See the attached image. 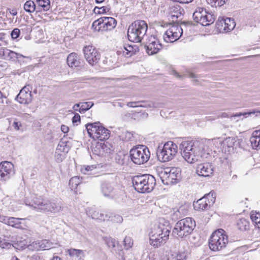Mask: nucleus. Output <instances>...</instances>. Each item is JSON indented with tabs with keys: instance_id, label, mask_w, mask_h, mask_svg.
I'll return each mask as SVG.
<instances>
[{
	"instance_id": "24",
	"label": "nucleus",
	"mask_w": 260,
	"mask_h": 260,
	"mask_svg": "<svg viewBox=\"0 0 260 260\" xmlns=\"http://www.w3.org/2000/svg\"><path fill=\"white\" fill-rule=\"evenodd\" d=\"M182 35L177 32H174V31L168 29L164 36V39L167 42L172 43L177 40Z\"/></svg>"
},
{
	"instance_id": "15",
	"label": "nucleus",
	"mask_w": 260,
	"mask_h": 260,
	"mask_svg": "<svg viewBox=\"0 0 260 260\" xmlns=\"http://www.w3.org/2000/svg\"><path fill=\"white\" fill-rule=\"evenodd\" d=\"M14 174V165L12 163L6 161L0 164V181L9 180Z\"/></svg>"
},
{
	"instance_id": "52",
	"label": "nucleus",
	"mask_w": 260,
	"mask_h": 260,
	"mask_svg": "<svg viewBox=\"0 0 260 260\" xmlns=\"http://www.w3.org/2000/svg\"><path fill=\"white\" fill-rule=\"evenodd\" d=\"M168 29L172 30V31H174V32H177L181 35H182L183 33L182 27L178 25H174L170 27Z\"/></svg>"
},
{
	"instance_id": "61",
	"label": "nucleus",
	"mask_w": 260,
	"mask_h": 260,
	"mask_svg": "<svg viewBox=\"0 0 260 260\" xmlns=\"http://www.w3.org/2000/svg\"><path fill=\"white\" fill-rule=\"evenodd\" d=\"M173 1L177 2L182 4H188L193 1V0H173Z\"/></svg>"
},
{
	"instance_id": "7",
	"label": "nucleus",
	"mask_w": 260,
	"mask_h": 260,
	"mask_svg": "<svg viewBox=\"0 0 260 260\" xmlns=\"http://www.w3.org/2000/svg\"><path fill=\"white\" fill-rule=\"evenodd\" d=\"M89 136L94 140L105 141L110 137V132L100 122L88 123L85 125Z\"/></svg>"
},
{
	"instance_id": "19",
	"label": "nucleus",
	"mask_w": 260,
	"mask_h": 260,
	"mask_svg": "<svg viewBox=\"0 0 260 260\" xmlns=\"http://www.w3.org/2000/svg\"><path fill=\"white\" fill-rule=\"evenodd\" d=\"M0 56L4 59L15 61L20 57L24 58L23 55L17 53L7 48H3L0 50Z\"/></svg>"
},
{
	"instance_id": "30",
	"label": "nucleus",
	"mask_w": 260,
	"mask_h": 260,
	"mask_svg": "<svg viewBox=\"0 0 260 260\" xmlns=\"http://www.w3.org/2000/svg\"><path fill=\"white\" fill-rule=\"evenodd\" d=\"M88 214L90 215L92 219H98L101 221L109 220V219H108V215L103 213H100L98 211L90 210Z\"/></svg>"
},
{
	"instance_id": "37",
	"label": "nucleus",
	"mask_w": 260,
	"mask_h": 260,
	"mask_svg": "<svg viewBox=\"0 0 260 260\" xmlns=\"http://www.w3.org/2000/svg\"><path fill=\"white\" fill-rule=\"evenodd\" d=\"M27 246V242L25 240L18 241L12 244V247L19 250L25 249Z\"/></svg>"
},
{
	"instance_id": "56",
	"label": "nucleus",
	"mask_w": 260,
	"mask_h": 260,
	"mask_svg": "<svg viewBox=\"0 0 260 260\" xmlns=\"http://www.w3.org/2000/svg\"><path fill=\"white\" fill-rule=\"evenodd\" d=\"M55 157L56 161L58 163L61 162L64 159V156L62 154L57 153L56 152L55 153Z\"/></svg>"
},
{
	"instance_id": "49",
	"label": "nucleus",
	"mask_w": 260,
	"mask_h": 260,
	"mask_svg": "<svg viewBox=\"0 0 260 260\" xmlns=\"http://www.w3.org/2000/svg\"><path fill=\"white\" fill-rule=\"evenodd\" d=\"M96 168L97 166L96 165L84 166L81 168V172L85 174H89L88 173L89 171H92L94 169H96Z\"/></svg>"
},
{
	"instance_id": "29",
	"label": "nucleus",
	"mask_w": 260,
	"mask_h": 260,
	"mask_svg": "<svg viewBox=\"0 0 260 260\" xmlns=\"http://www.w3.org/2000/svg\"><path fill=\"white\" fill-rule=\"evenodd\" d=\"M103 239L108 247L111 249V252H113L115 251V247L118 244V242L115 239L111 237H104Z\"/></svg>"
},
{
	"instance_id": "25",
	"label": "nucleus",
	"mask_w": 260,
	"mask_h": 260,
	"mask_svg": "<svg viewBox=\"0 0 260 260\" xmlns=\"http://www.w3.org/2000/svg\"><path fill=\"white\" fill-rule=\"evenodd\" d=\"M145 48L149 55H153L158 53L162 48V45L160 42L155 44L154 45L145 44Z\"/></svg>"
},
{
	"instance_id": "8",
	"label": "nucleus",
	"mask_w": 260,
	"mask_h": 260,
	"mask_svg": "<svg viewBox=\"0 0 260 260\" xmlns=\"http://www.w3.org/2000/svg\"><path fill=\"white\" fill-rule=\"evenodd\" d=\"M129 155L131 160L134 164L140 165L148 161L150 156V152L146 146L139 145L130 150Z\"/></svg>"
},
{
	"instance_id": "22",
	"label": "nucleus",
	"mask_w": 260,
	"mask_h": 260,
	"mask_svg": "<svg viewBox=\"0 0 260 260\" xmlns=\"http://www.w3.org/2000/svg\"><path fill=\"white\" fill-rule=\"evenodd\" d=\"M15 100L22 104H28L32 101V95L30 92L20 91L19 94L16 96Z\"/></svg>"
},
{
	"instance_id": "42",
	"label": "nucleus",
	"mask_w": 260,
	"mask_h": 260,
	"mask_svg": "<svg viewBox=\"0 0 260 260\" xmlns=\"http://www.w3.org/2000/svg\"><path fill=\"white\" fill-rule=\"evenodd\" d=\"M109 10V8L106 6H103L100 8L98 7H95L93 9V12L95 14H105L108 12Z\"/></svg>"
},
{
	"instance_id": "54",
	"label": "nucleus",
	"mask_w": 260,
	"mask_h": 260,
	"mask_svg": "<svg viewBox=\"0 0 260 260\" xmlns=\"http://www.w3.org/2000/svg\"><path fill=\"white\" fill-rule=\"evenodd\" d=\"M141 103H144V101H137V102H128L126 105L129 107L136 108V107H140V105L139 104Z\"/></svg>"
},
{
	"instance_id": "40",
	"label": "nucleus",
	"mask_w": 260,
	"mask_h": 260,
	"mask_svg": "<svg viewBox=\"0 0 260 260\" xmlns=\"http://www.w3.org/2000/svg\"><path fill=\"white\" fill-rule=\"evenodd\" d=\"M40 245L41 250H48L52 247V243L46 239L40 240Z\"/></svg>"
},
{
	"instance_id": "57",
	"label": "nucleus",
	"mask_w": 260,
	"mask_h": 260,
	"mask_svg": "<svg viewBox=\"0 0 260 260\" xmlns=\"http://www.w3.org/2000/svg\"><path fill=\"white\" fill-rule=\"evenodd\" d=\"M9 218V216H5V215L0 214V222L3 223L4 224H7L8 222H9V221H8Z\"/></svg>"
},
{
	"instance_id": "62",
	"label": "nucleus",
	"mask_w": 260,
	"mask_h": 260,
	"mask_svg": "<svg viewBox=\"0 0 260 260\" xmlns=\"http://www.w3.org/2000/svg\"><path fill=\"white\" fill-rule=\"evenodd\" d=\"M61 130L63 133H67L69 132V128L67 126L62 125L61 126Z\"/></svg>"
},
{
	"instance_id": "23",
	"label": "nucleus",
	"mask_w": 260,
	"mask_h": 260,
	"mask_svg": "<svg viewBox=\"0 0 260 260\" xmlns=\"http://www.w3.org/2000/svg\"><path fill=\"white\" fill-rule=\"evenodd\" d=\"M251 145L253 149H260V129L254 131L250 138Z\"/></svg>"
},
{
	"instance_id": "13",
	"label": "nucleus",
	"mask_w": 260,
	"mask_h": 260,
	"mask_svg": "<svg viewBox=\"0 0 260 260\" xmlns=\"http://www.w3.org/2000/svg\"><path fill=\"white\" fill-rule=\"evenodd\" d=\"M180 170L179 168H166L161 172V178L164 184H174L178 183L180 179Z\"/></svg>"
},
{
	"instance_id": "63",
	"label": "nucleus",
	"mask_w": 260,
	"mask_h": 260,
	"mask_svg": "<svg viewBox=\"0 0 260 260\" xmlns=\"http://www.w3.org/2000/svg\"><path fill=\"white\" fill-rule=\"evenodd\" d=\"M80 107H81V103L76 104L74 105L73 107V109L75 111H79V109L80 108Z\"/></svg>"
},
{
	"instance_id": "26",
	"label": "nucleus",
	"mask_w": 260,
	"mask_h": 260,
	"mask_svg": "<svg viewBox=\"0 0 260 260\" xmlns=\"http://www.w3.org/2000/svg\"><path fill=\"white\" fill-rule=\"evenodd\" d=\"M101 189L104 196L110 197L113 190V187L109 182L103 181L101 183Z\"/></svg>"
},
{
	"instance_id": "18",
	"label": "nucleus",
	"mask_w": 260,
	"mask_h": 260,
	"mask_svg": "<svg viewBox=\"0 0 260 260\" xmlns=\"http://www.w3.org/2000/svg\"><path fill=\"white\" fill-rule=\"evenodd\" d=\"M216 24L218 29L220 30H223L225 32L233 30L236 26L234 20L231 18H226L225 19L218 20Z\"/></svg>"
},
{
	"instance_id": "60",
	"label": "nucleus",
	"mask_w": 260,
	"mask_h": 260,
	"mask_svg": "<svg viewBox=\"0 0 260 260\" xmlns=\"http://www.w3.org/2000/svg\"><path fill=\"white\" fill-rule=\"evenodd\" d=\"M31 89L32 87L29 85H27L25 86L20 91H23V92L26 91L27 93L30 92V93H31Z\"/></svg>"
},
{
	"instance_id": "51",
	"label": "nucleus",
	"mask_w": 260,
	"mask_h": 260,
	"mask_svg": "<svg viewBox=\"0 0 260 260\" xmlns=\"http://www.w3.org/2000/svg\"><path fill=\"white\" fill-rule=\"evenodd\" d=\"M227 0H210V4L212 7H221L224 5Z\"/></svg>"
},
{
	"instance_id": "36",
	"label": "nucleus",
	"mask_w": 260,
	"mask_h": 260,
	"mask_svg": "<svg viewBox=\"0 0 260 260\" xmlns=\"http://www.w3.org/2000/svg\"><path fill=\"white\" fill-rule=\"evenodd\" d=\"M110 197L116 202L120 204L124 202V199L126 198L125 194L121 191H117L114 194L111 195Z\"/></svg>"
},
{
	"instance_id": "21",
	"label": "nucleus",
	"mask_w": 260,
	"mask_h": 260,
	"mask_svg": "<svg viewBox=\"0 0 260 260\" xmlns=\"http://www.w3.org/2000/svg\"><path fill=\"white\" fill-rule=\"evenodd\" d=\"M67 62L70 67H79L81 64V59L79 56L76 53H70L67 57Z\"/></svg>"
},
{
	"instance_id": "6",
	"label": "nucleus",
	"mask_w": 260,
	"mask_h": 260,
	"mask_svg": "<svg viewBox=\"0 0 260 260\" xmlns=\"http://www.w3.org/2000/svg\"><path fill=\"white\" fill-rule=\"evenodd\" d=\"M196 227V222L191 217H186L177 221L172 231V234L179 238H186L190 235Z\"/></svg>"
},
{
	"instance_id": "10",
	"label": "nucleus",
	"mask_w": 260,
	"mask_h": 260,
	"mask_svg": "<svg viewBox=\"0 0 260 260\" xmlns=\"http://www.w3.org/2000/svg\"><path fill=\"white\" fill-rule=\"evenodd\" d=\"M178 147L172 141L166 142L162 149L157 151L158 160L161 162H167L173 159L176 154Z\"/></svg>"
},
{
	"instance_id": "43",
	"label": "nucleus",
	"mask_w": 260,
	"mask_h": 260,
	"mask_svg": "<svg viewBox=\"0 0 260 260\" xmlns=\"http://www.w3.org/2000/svg\"><path fill=\"white\" fill-rule=\"evenodd\" d=\"M68 148L67 145V142L61 139L58 144L57 150H60L62 152H68Z\"/></svg>"
},
{
	"instance_id": "59",
	"label": "nucleus",
	"mask_w": 260,
	"mask_h": 260,
	"mask_svg": "<svg viewBox=\"0 0 260 260\" xmlns=\"http://www.w3.org/2000/svg\"><path fill=\"white\" fill-rule=\"evenodd\" d=\"M80 116L78 113L75 114L74 116L72 118V122L75 124L78 122H80Z\"/></svg>"
},
{
	"instance_id": "31",
	"label": "nucleus",
	"mask_w": 260,
	"mask_h": 260,
	"mask_svg": "<svg viewBox=\"0 0 260 260\" xmlns=\"http://www.w3.org/2000/svg\"><path fill=\"white\" fill-rule=\"evenodd\" d=\"M81 183V179H80L78 176H75L71 178L69 183L71 189L76 191H78V187Z\"/></svg>"
},
{
	"instance_id": "17",
	"label": "nucleus",
	"mask_w": 260,
	"mask_h": 260,
	"mask_svg": "<svg viewBox=\"0 0 260 260\" xmlns=\"http://www.w3.org/2000/svg\"><path fill=\"white\" fill-rule=\"evenodd\" d=\"M213 165L208 162L200 164L197 166L196 168L197 174L203 177L210 176L213 174Z\"/></svg>"
},
{
	"instance_id": "28",
	"label": "nucleus",
	"mask_w": 260,
	"mask_h": 260,
	"mask_svg": "<svg viewBox=\"0 0 260 260\" xmlns=\"http://www.w3.org/2000/svg\"><path fill=\"white\" fill-rule=\"evenodd\" d=\"M118 55H122L126 57L132 56L134 54V48L131 45L123 46V48L117 51Z\"/></svg>"
},
{
	"instance_id": "47",
	"label": "nucleus",
	"mask_w": 260,
	"mask_h": 260,
	"mask_svg": "<svg viewBox=\"0 0 260 260\" xmlns=\"http://www.w3.org/2000/svg\"><path fill=\"white\" fill-rule=\"evenodd\" d=\"M124 246L126 249H128L132 247L133 242L132 238L129 236H125L123 240Z\"/></svg>"
},
{
	"instance_id": "46",
	"label": "nucleus",
	"mask_w": 260,
	"mask_h": 260,
	"mask_svg": "<svg viewBox=\"0 0 260 260\" xmlns=\"http://www.w3.org/2000/svg\"><path fill=\"white\" fill-rule=\"evenodd\" d=\"M108 219L114 222L121 223L123 221V218L119 215H114L111 216L108 215Z\"/></svg>"
},
{
	"instance_id": "34",
	"label": "nucleus",
	"mask_w": 260,
	"mask_h": 260,
	"mask_svg": "<svg viewBox=\"0 0 260 260\" xmlns=\"http://www.w3.org/2000/svg\"><path fill=\"white\" fill-rule=\"evenodd\" d=\"M187 257V253L185 252L174 253L171 254L168 260H186Z\"/></svg>"
},
{
	"instance_id": "5",
	"label": "nucleus",
	"mask_w": 260,
	"mask_h": 260,
	"mask_svg": "<svg viewBox=\"0 0 260 260\" xmlns=\"http://www.w3.org/2000/svg\"><path fill=\"white\" fill-rule=\"evenodd\" d=\"M148 29L146 22L144 20H138L131 23L127 29V37L131 42H141Z\"/></svg>"
},
{
	"instance_id": "41",
	"label": "nucleus",
	"mask_w": 260,
	"mask_h": 260,
	"mask_svg": "<svg viewBox=\"0 0 260 260\" xmlns=\"http://www.w3.org/2000/svg\"><path fill=\"white\" fill-rule=\"evenodd\" d=\"M235 141L233 138H229L226 139L223 143L224 147H226L228 148V151L233 150V148L235 145Z\"/></svg>"
},
{
	"instance_id": "14",
	"label": "nucleus",
	"mask_w": 260,
	"mask_h": 260,
	"mask_svg": "<svg viewBox=\"0 0 260 260\" xmlns=\"http://www.w3.org/2000/svg\"><path fill=\"white\" fill-rule=\"evenodd\" d=\"M216 200V193L211 191L206 194L203 197L194 202L193 205L196 210H206L208 209L215 203Z\"/></svg>"
},
{
	"instance_id": "53",
	"label": "nucleus",
	"mask_w": 260,
	"mask_h": 260,
	"mask_svg": "<svg viewBox=\"0 0 260 260\" xmlns=\"http://www.w3.org/2000/svg\"><path fill=\"white\" fill-rule=\"evenodd\" d=\"M20 34V29L15 28H14L11 33V37L13 39H16L18 38Z\"/></svg>"
},
{
	"instance_id": "16",
	"label": "nucleus",
	"mask_w": 260,
	"mask_h": 260,
	"mask_svg": "<svg viewBox=\"0 0 260 260\" xmlns=\"http://www.w3.org/2000/svg\"><path fill=\"white\" fill-rule=\"evenodd\" d=\"M85 58L91 65L96 63L100 59V54L95 47L92 46H86L83 49Z\"/></svg>"
},
{
	"instance_id": "4",
	"label": "nucleus",
	"mask_w": 260,
	"mask_h": 260,
	"mask_svg": "<svg viewBox=\"0 0 260 260\" xmlns=\"http://www.w3.org/2000/svg\"><path fill=\"white\" fill-rule=\"evenodd\" d=\"M198 143L192 141H184L180 145V149L182 157L189 163L197 161L201 157V152L198 146Z\"/></svg>"
},
{
	"instance_id": "38",
	"label": "nucleus",
	"mask_w": 260,
	"mask_h": 260,
	"mask_svg": "<svg viewBox=\"0 0 260 260\" xmlns=\"http://www.w3.org/2000/svg\"><path fill=\"white\" fill-rule=\"evenodd\" d=\"M93 103L91 102L81 103V107L79 109L80 113H84L93 106Z\"/></svg>"
},
{
	"instance_id": "35",
	"label": "nucleus",
	"mask_w": 260,
	"mask_h": 260,
	"mask_svg": "<svg viewBox=\"0 0 260 260\" xmlns=\"http://www.w3.org/2000/svg\"><path fill=\"white\" fill-rule=\"evenodd\" d=\"M9 236H3L0 237V247L3 249H10L12 247V244L9 242Z\"/></svg>"
},
{
	"instance_id": "44",
	"label": "nucleus",
	"mask_w": 260,
	"mask_h": 260,
	"mask_svg": "<svg viewBox=\"0 0 260 260\" xmlns=\"http://www.w3.org/2000/svg\"><path fill=\"white\" fill-rule=\"evenodd\" d=\"M187 213V210L185 206H181L174 213V215H176L177 217L179 215V217L181 216H184Z\"/></svg>"
},
{
	"instance_id": "32",
	"label": "nucleus",
	"mask_w": 260,
	"mask_h": 260,
	"mask_svg": "<svg viewBox=\"0 0 260 260\" xmlns=\"http://www.w3.org/2000/svg\"><path fill=\"white\" fill-rule=\"evenodd\" d=\"M24 10L28 13H32L34 12L35 10L37 12H39V10H37L38 8H36L35 3L32 1H27L25 2L24 5Z\"/></svg>"
},
{
	"instance_id": "9",
	"label": "nucleus",
	"mask_w": 260,
	"mask_h": 260,
	"mask_svg": "<svg viewBox=\"0 0 260 260\" xmlns=\"http://www.w3.org/2000/svg\"><path fill=\"white\" fill-rule=\"evenodd\" d=\"M223 230L213 232L209 241L210 249L212 251H219L225 248L228 243V236Z\"/></svg>"
},
{
	"instance_id": "1",
	"label": "nucleus",
	"mask_w": 260,
	"mask_h": 260,
	"mask_svg": "<svg viewBox=\"0 0 260 260\" xmlns=\"http://www.w3.org/2000/svg\"><path fill=\"white\" fill-rule=\"evenodd\" d=\"M29 206L44 213L55 214L63 210V204L61 202L52 201L41 197L34 198Z\"/></svg>"
},
{
	"instance_id": "11",
	"label": "nucleus",
	"mask_w": 260,
	"mask_h": 260,
	"mask_svg": "<svg viewBox=\"0 0 260 260\" xmlns=\"http://www.w3.org/2000/svg\"><path fill=\"white\" fill-rule=\"evenodd\" d=\"M192 18L197 23L203 26H208L214 23L215 21L213 15L207 12L203 8L198 7L192 14Z\"/></svg>"
},
{
	"instance_id": "48",
	"label": "nucleus",
	"mask_w": 260,
	"mask_h": 260,
	"mask_svg": "<svg viewBox=\"0 0 260 260\" xmlns=\"http://www.w3.org/2000/svg\"><path fill=\"white\" fill-rule=\"evenodd\" d=\"M84 252L82 250L76 249H71L69 250V254L71 256L79 257L80 255L83 254Z\"/></svg>"
},
{
	"instance_id": "3",
	"label": "nucleus",
	"mask_w": 260,
	"mask_h": 260,
	"mask_svg": "<svg viewBox=\"0 0 260 260\" xmlns=\"http://www.w3.org/2000/svg\"><path fill=\"white\" fill-rule=\"evenodd\" d=\"M171 228L159 224L152 229L149 233L150 244L154 247H158L166 243L169 239Z\"/></svg>"
},
{
	"instance_id": "64",
	"label": "nucleus",
	"mask_w": 260,
	"mask_h": 260,
	"mask_svg": "<svg viewBox=\"0 0 260 260\" xmlns=\"http://www.w3.org/2000/svg\"><path fill=\"white\" fill-rule=\"evenodd\" d=\"M21 125V124L16 121H14L13 124V127L15 128V129L18 130L19 129V126Z\"/></svg>"
},
{
	"instance_id": "50",
	"label": "nucleus",
	"mask_w": 260,
	"mask_h": 260,
	"mask_svg": "<svg viewBox=\"0 0 260 260\" xmlns=\"http://www.w3.org/2000/svg\"><path fill=\"white\" fill-rule=\"evenodd\" d=\"M159 42V41L157 38L153 36H151L147 38L146 41L145 43V44H150L151 45H154L155 44L158 43Z\"/></svg>"
},
{
	"instance_id": "55",
	"label": "nucleus",
	"mask_w": 260,
	"mask_h": 260,
	"mask_svg": "<svg viewBox=\"0 0 260 260\" xmlns=\"http://www.w3.org/2000/svg\"><path fill=\"white\" fill-rule=\"evenodd\" d=\"M257 114V113H259L260 114V110L258 111V110H251L250 111V112H247V113H236L235 115H234V116L235 117H238V116H240L241 115H250V114Z\"/></svg>"
},
{
	"instance_id": "45",
	"label": "nucleus",
	"mask_w": 260,
	"mask_h": 260,
	"mask_svg": "<svg viewBox=\"0 0 260 260\" xmlns=\"http://www.w3.org/2000/svg\"><path fill=\"white\" fill-rule=\"evenodd\" d=\"M29 249L31 250H41L40 245V240H37L31 242L29 245H28Z\"/></svg>"
},
{
	"instance_id": "12",
	"label": "nucleus",
	"mask_w": 260,
	"mask_h": 260,
	"mask_svg": "<svg viewBox=\"0 0 260 260\" xmlns=\"http://www.w3.org/2000/svg\"><path fill=\"white\" fill-rule=\"evenodd\" d=\"M116 25V21L114 18L111 17H102L93 22L92 27L94 31H105L112 30Z\"/></svg>"
},
{
	"instance_id": "33",
	"label": "nucleus",
	"mask_w": 260,
	"mask_h": 260,
	"mask_svg": "<svg viewBox=\"0 0 260 260\" xmlns=\"http://www.w3.org/2000/svg\"><path fill=\"white\" fill-rule=\"evenodd\" d=\"M237 226L241 231H247L249 229V222L245 218H241L237 222Z\"/></svg>"
},
{
	"instance_id": "58",
	"label": "nucleus",
	"mask_w": 260,
	"mask_h": 260,
	"mask_svg": "<svg viewBox=\"0 0 260 260\" xmlns=\"http://www.w3.org/2000/svg\"><path fill=\"white\" fill-rule=\"evenodd\" d=\"M144 103H143V104H140V107H143V108H151L154 107V104L150 102H146L145 101H144Z\"/></svg>"
},
{
	"instance_id": "27",
	"label": "nucleus",
	"mask_w": 260,
	"mask_h": 260,
	"mask_svg": "<svg viewBox=\"0 0 260 260\" xmlns=\"http://www.w3.org/2000/svg\"><path fill=\"white\" fill-rule=\"evenodd\" d=\"M25 218H16L13 217H9L7 225L12 226L13 228L22 229L23 226L22 225L21 220H24Z\"/></svg>"
},
{
	"instance_id": "2",
	"label": "nucleus",
	"mask_w": 260,
	"mask_h": 260,
	"mask_svg": "<svg viewBox=\"0 0 260 260\" xmlns=\"http://www.w3.org/2000/svg\"><path fill=\"white\" fill-rule=\"evenodd\" d=\"M132 183L138 192H150L156 185V180L151 175L144 174L134 176L132 179Z\"/></svg>"
},
{
	"instance_id": "39",
	"label": "nucleus",
	"mask_w": 260,
	"mask_h": 260,
	"mask_svg": "<svg viewBox=\"0 0 260 260\" xmlns=\"http://www.w3.org/2000/svg\"><path fill=\"white\" fill-rule=\"evenodd\" d=\"M36 2L45 11H48L50 8V0H37Z\"/></svg>"
},
{
	"instance_id": "20",
	"label": "nucleus",
	"mask_w": 260,
	"mask_h": 260,
	"mask_svg": "<svg viewBox=\"0 0 260 260\" xmlns=\"http://www.w3.org/2000/svg\"><path fill=\"white\" fill-rule=\"evenodd\" d=\"M185 12L179 5H176L170 8V14L173 21H177V19L181 20Z\"/></svg>"
}]
</instances>
